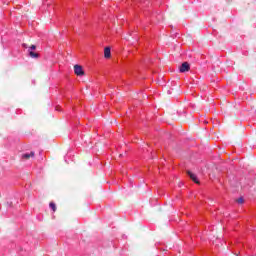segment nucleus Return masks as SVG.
I'll return each instance as SVG.
<instances>
[{"instance_id":"obj_1","label":"nucleus","mask_w":256,"mask_h":256,"mask_svg":"<svg viewBox=\"0 0 256 256\" xmlns=\"http://www.w3.org/2000/svg\"><path fill=\"white\" fill-rule=\"evenodd\" d=\"M74 73L75 75H78V77L85 75V71H83V66L79 64L74 65Z\"/></svg>"},{"instance_id":"obj_2","label":"nucleus","mask_w":256,"mask_h":256,"mask_svg":"<svg viewBox=\"0 0 256 256\" xmlns=\"http://www.w3.org/2000/svg\"><path fill=\"white\" fill-rule=\"evenodd\" d=\"M191 69V66L189 65V62H184L179 67L180 73H187Z\"/></svg>"},{"instance_id":"obj_3","label":"nucleus","mask_w":256,"mask_h":256,"mask_svg":"<svg viewBox=\"0 0 256 256\" xmlns=\"http://www.w3.org/2000/svg\"><path fill=\"white\" fill-rule=\"evenodd\" d=\"M35 157V152L31 151L29 153H24L21 155V159H23V161H29V159H33Z\"/></svg>"},{"instance_id":"obj_4","label":"nucleus","mask_w":256,"mask_h":256,"mask_svg":"<svg viewBox=\"0 0 256 256\" xmlns=\"http://www.w3.org/2000/svg\"><path fill=\"white\" fill-rule=\"evenodd\" d=\"M187 175H189L190 179L194 181L197 185H199V180L197 179V175L193 174L191 171H187Z\"/></svg>"},{"instance_id":"obj_5","label":"nucleus","mask_w":256,"mask_h":256,"mask_svg":"<svg viewBox=\"0 0 256 256\" xmlns=\"http://www.w3.org/2000/svg\"><path fill=\"white\" fill-rule=\"evenodd\" d=\"M104 57H105V59H111V48L110 47L104 48Z\"/></svg>"},{"instance_id":"obj_6","label":"nucleus","mask_w":256,"mask_h":256,"mask_svg":"<svg viewBox=\"0 0 256 256\" xmlns=\"http://www.w3.org/2000/svg\"><path fill=\"white\" fill-rule=\"evenodd\" d=\"M29 55L32 57V59L39 58V54L37 52H33V50H29Z\"/></svg>"},{"instance_id":"obj_7","label":"nucleus","mask_w":256,"mask_h":256,"mask_svg":"<svg viewBox=\"0 0 256 256\" xmlns=\"http://www.w3.org/2000/svg\"><path fill=\"white\" fill-rule=\"evenodd\" d=\"M49 207H50V209H52L53 213H55V211H57V205L55 204V202H50Z\"/></svg>"},{"instance_id":"obj_8","label":"nucleus","mask_w":256,"mask_h":256,"mask_svg":"<svg viewBox=\"0 0 256 256\" xmlns=\"http://www.w3.org/2000/svg\"><path fill=\"white\" fill-rule=\"evenodd\" d=\"M237 203H239L240 205H242V203L245 202V200L243 198H238L237 200Z\"/></svg>"},{"instance_id":"obj_9","label":"nucleus","mask_w":256,"mask_h":256,"mask_svg":"<svg viewBox=\"0 0 256 256\" xmlns=\"http://www.w3.org/2000/svg\"><path fill=\"white\" fill-rule=\"evenodd\" d=\"M37 49V46L31 45L29 51H35Z\"/></svg>"},{"instance_id":"obj_10","label":"nucleus","mask_w":256,"mask_h":256,"mask_svg":"<svg viewBox=\"0 0 256 256\" xmlns=\"http://www.w3.org/2000/svg\"><path fill=\"white\" fill-rule=\"evenodd\" d=\"M24 47H27V45H26V44H24Z\"/></svg>"}]
</instances>
